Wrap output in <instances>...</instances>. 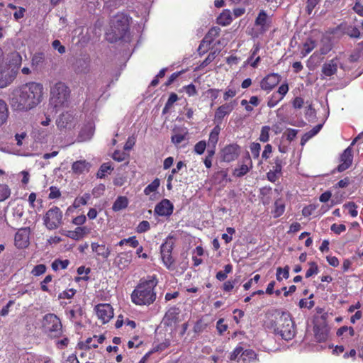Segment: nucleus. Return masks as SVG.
Segmentation results:
<instances>
[{
	"label": "nucleus",
	"mask_w": 363,
	"mask_h": 363,
	"mask_svg": "<svg viewBox=\"0 0 363 363\" xmlns=\"http://www.w3.org/2000/svg\"><path fill=\"white\" fill-rule=\"evenodd\" d=\"M13 95V106L18 110L28 111L41 102L43 86L40 83H27L14 91Z\"/></svg>",
	"instance_id": "obj_1"
},
{
	"label": "nucleus",
	"mask_w": 363,
	"mask_h": 363,
	"mask_svg": "<svg viewBox=\"0 0 363 363\" xmlns=\"http://www.w3.org/2000/svg\"><path fill=\"white\" fill-rule=\"evenodd\" d=\"M158 281L155 275L141 279L140 283L131 294L132 301L138 306H149L155 301L154 289Z\"/></svg>",
	"instance_id": "obj_2"
},
{
	"label": "nucleus",
	"mask_w": 363,
	"mask_h": 363,
	"mask_svg": "<svg viewBox=\"0 0 363 363\" xmlns=\"http://www.w3.org/2000/svg\"><path fill=\"white\" fill-rule=\"evenodd\" d=\"M132 24V18L126 13L115 16V45H122L127 55L129 54V43L133 37Z\"/></svg>",
	"instance_id": "obj_3"
},
{
	"label": "nucleus",
	"mask_w": 363,
	"mask_h": 363,
	"mask_svg": "<svg viewBox=\"0 0 363 363\" xmlns=\"http://www.w3.org/2000/svg\"><path fill=\"white\" fill-rule=\"evenodd\" d=\"M272 327L285 340H290L295 335L294 324L289 313L278 312Z\"/></svg>",
	"instance_id": "obj_4"
},
{
	"label": "nucleus",
	"mask_w": 363,
	"mask_h": 363,
	"mask_svg": "<svg viewBox=\"0 0 363 363\" xmlns=\"http://www.w3.org/2000/svg\"><path fill=\"white\" fill-rule=\"evenodd\" d=\"M70 91L63 82L56 83L50 89V104L54 108L65 107L68 105Z\"/></svg>",
	"instance_id": "obj_5"
},
{
	"label": "nucleus",
	"mask_w": 363,
	"mask_h": 363,
	"mask_svg": "<svg viewBox=\"0 0 363 363\" xmlns=\"http://www.w3.org/2000/svg\"><path fill=\"white\" fill-rule=\"evenodd\" d=\"M42 328L45 333L50 337H58L62 333V325L60 318L53 313L44 315Z\"/></svg>",
	"instance_id": "obj_6"
},
{
	"label": "nucleus",
	"mask_w": 363,
	"mask_h": 363,
	"mask_svg": "<svg viewBox=\"0 0 363 363\" xmlns=\"http://www.w3.org/2000/svg\"><path fill=\"white\" fill-rule=\"evenodd\" d=\"M62 212L57 206L49 209L43 218L44 224L49 230L57 228L62 224Z\"/></svg>",
	"instance_id": "obj_7"
},
{
	"label": "nucleus",
	"mask_w": 363,
	"mask_h": 363,
	"mask_svg": "<svg viewBox=\"0 0 363 363\" xmlns=\"http://www.w3.org/2000/svg\"><path fill=\"white\" fill-rule=\"evenodd\" d=\"M256 353L250 349L243 350L240 346L237 347L230 354V360H237L238 363H252L256 360Z\"/></svg>",
	"instance_id": "obj_8"
},
{
	"label": "nucleus",
	"mask_w": 363,
	"mask_h": 363,
	"mask_svg": "<svg viewBox=\"0 0 363 363\" xmlns=\"http://www.w3.org/2000/svg\"><path fill=\"white\" fill-rule=\"evenodd\" d=\"M173 246V239L172 238H167L160 247L162 262L168 269H171L174 263V259L172 257Z\"/></svg>",
	"instance_id": "obj_9"
},
{
	"label": "nucleus",
	"mask_w": 363,
	"mask_h": 363,
	"mask_svg": "<svg viewBox=\"0 0 363 363\" xmlns=\"http://www.w3.org/2000/svg\"><path fill=\"white\" fill-rule=\"evenodd\" d=\"M237 103L235 101H232L220 106L215 112L214 121L218 125L221 123L223 119L228 116L234 109Z\"/></svg>",
	"instance_id": "obj_10"
},
{
	"label": "nucleus",
	"mask_w": 363,
	"mask_h": 363,
	"mask_svg": "<svg viewBox=\"0 0 363 363\" xmlns=\"http://www.w3.org/2000/svg\"><path fill=\"white\" fill-rule=\"evenodd\" d=\"M16 72L11 69L3 62L0 64V88H4L10 84L16 77Z\"/></svg>",
	"instance_id": "obj_11"
},
{
	"label": "nucleus",
	"mask_w": 363,
	"mask_h": 363,
	"mask_svg": "<svg viewBox=\"0 0 363 363\" xmlns=\"http://www.w3.org/2000/svg\"><path fill=\"white\" fill-rule=\"evenodd\" d=\"M95 311L97 317L102 320L103 323L108 322L113 316V308L108 303L97 305Z\"/></svg>",
	"instance_id": "obj_12"
},
{
	"label": "nucleus",
	"mask_w": 363,
	"mask_h": 363,
	"mask_svg": "<svg viewBox=\"0 0 363 363\" xmlns=\"http://www.w3.org/2000/svg\"><path fill=\"white\" fill-rule=\"evenodd\" d=\"M30 228H22L15 235V245L19 248H26L29 245Z\"/></svg>",
	"instance_id": "obj_13"
},
{
	"label": "nucleus",
	"mask_w": 363,
	"mask_h": 363,
	"mask_svg": "<svg viewBox=\"0 0 363 363\" xmlns=\"http://www.w3.org/2000/svg\"><path fill=\"white\" fill-rule=\"evenodd\" d=\"M56 125L60 130L71 129L74 126V118L68 112L63 113L57 118Z\"/></svg>",
	"instance_id": "obj_14"
},
{
	"label": "nucleus",
	"mask_w": 363,
	"mask_h": 363,
	"mask_svg": "<svg viewBox=\"0 0 363 363\" xmlns=\"http://www.w3.org/2000/svg\"><path fill=\"white\" fill-rule=\"evenodd\" d=\"M281 77L278 74L272 73L266 76L260 82V87L264 91H271L280 82Z\"/></svg>",
	"instance_id": "obj_15"
},
{
	"label": "nucleus",
	"mask_w": 363,
	"mask_h": 363,
	"mask_svg": "<svg viewBox=\"0 0 363 363\" xmlns=\"http://www.w3.org/2000/svg\"><path fill=\"white\" fill-rule=\"evenodd\" d=\"M316 48H318V50L315 53H318L321 55L328 54L333 48L330 35L328 34L322 35L320 42L317 43Z\"/></svg>",
	"instance_id": "obj_16"
},
{
	"label": "nucleus",
	"mask_w": 363,
	"mask_h": 363,
	"mask_svg": "<svg viewBox=\"0 0 363 363\" xmlns=\"http://www.w3.org/2000/svg\"><path fill=\"white\" fill-rule=\"evenodd\" d=\"M173 205L168 199H163L155 208V213L160 216H167L172 213Z\"/></svg>",
	"instance_id": "obj_17"
},
{
	"label": "nucleus",
	"mask_w": 363,
	"mask_h": 363,
	"mask_svg": "<svg viewBox=\"0 0 363 363\" xmlns=\"http://www.w3.org/2000/svg\"><path fill=\"white\" fill-rule=\"evenodd\" d=\"M352 162V149L346 148L340 157V164L337 167V171L341 172L348 169Z\"/></svg>",
	"instance_id": "obj_18"
},
{
	"label": "nucleus",
	"mask_w": 363,
	"mask_h": 363,
	"mask_svg": "<svg viewBox=\"0 0 363 363\" xmlns=\"http://www.w3.org/2000/svg\"><path fill=\"white\" fill-rule=\"evenodd\" d=\"M94 124L93 122H88L81 129L77 140L79 142H85L90 140L94 133Z\"/></svg>",
	"instance_id": "obj_19"
},
{
	"label": "nucleus",
	"mask_w": 363,
	"mask_h": 363,
	"mask_svg": "<svg viewBox=\"0 0 363 363\" xmlns=\"http://www.w3.org/2000/svg\"><path fill=\"white\" fill-rule=\"evenodd\" d=\"M239 155V147L237 145H229L223 150V158L225 162L235 160Z\"/></svg>",
	"instance_id": "obj_20"
},
{
	"label": "nucleus",
	"mask_w": 363,
	"mask_h": 363,
	"mask_svg": "<svg viewBox=\"0 0 363 363\" xmlns=\"http://www.w3.org/2000/svg\"><path fill=\"white\" fill-rule=\"evenodd\" d=\"M337 29L352 38L358 39L361 37L359 30L357 27L349 25L347 23L340 24Z\"/></svg>",
	"instance_id": "obj_21"
},
{
	"label": "nucleus",
	"mask_w": 363,
	"mask_h": 363,
	"mask_svg": "<svg viewBox=\"0 0 363 363\" xmlns=\"http://www.w3.org/2000/svg\"><path fill=\"white\" fill-rule=\"evenodd\" d=\"M340 62L338 59H333L325 64L322 67V72L326 77H330L336 73Z\"/></svg>",
	"instance_id": "obj_22"
},
{
	"label": "nucleus",
	"mask_w": 363,
	"mask_h": 363,
	"mask_svg": "<svg viewBox=\"0 0 363 363\" xmlns=\"http://www.w3.org/2000/svg\"><path fill=\"white\" fill-rule=\"evenodd\" d=\"M91 59L89 55H84L76 61L75 69L79 73H87L90 69Z\"/></svg>",
	"instance_id": "obj_23"
},
{
	"label": "nucleus",
	"mask_w": 363,
	"mask_h": 363,
	"mask_svg": "<svg viewBox=\"0 0 363 363\" xmlns=\"http://www.w3.org/2000/svg\"><path fill=\"white\" fill-rule=\"evenodd\" d=\"M314 334L318 342H325L328 337V328L325 325H315Z\"/></svg>",
	"instance_id": "obj_24"
},
{
	"label": "nucleus",
	"mask_w": 363,
	"mask_h": 363,
	"mask_svg": "<svg viewBox=\"0 0 363 363\" xmlns=\"http://www.w3.org/2000/svg\"><path fill=\"white\" fill-rule=\"evenodd\" d=\"M91 167V164L86 160H79L72 164V169L76 174H82L85 172H88Z\"/></svg>",
	"instance_id": "obj_25"
},
{
	"label": "nucleus",
	"mask_w": 363,
	"mask_h": 363,
	"mask_svg": "<svg viewBox=\"0 0 363 363\" xmlns=\"http://www.w3.org/2000/svg\"><path fill=\"white\" fill-rule=\"evenodd\" d=\"M91 248L98 255H101L104 258H107L111 251V246L106 245L104 244L99 245L97 243H92Z\"/></svg>",
	"instance_id": "obj_26"
},
{
	"label": "nucleus",
	"mask_w": 363,
	"mask_h": 363,
	"mask_svg": "<svg viewBox=\"0 0 363 363\" xmlns=\"http://www.w3.org/2000/svg\"><path fill=\"white\" fill-rule=\"evenodd\" d=\"M246 162L247 164H243L240 165L239 167L235 169L234 175L238 177H242L245 175L250 169L252 167V163L250 157V155L247 153V156L246 158Z\"/></svg>",
	"instance_id": "obj_27"
},
{
	"label": "nucleus",
	"mask_w": 363,
	"mask_h": 363,
	"mask_svg": "<svg viewBox=\"0 0 363 363\" xmlns=\"http://www.w3.org/2000/svg\"><path fill=\"white\" fill-rule=\"evenodd\" d=\"M132 255L130 252H124L121 253L117 257V260H115V262L117 263L118 267L120 269H124L126 267L131 261Z\"/></svg>",
	"instance_id": "obj_28"
},
{
	"label": "nucleus",
	"mask_w": 363,
	"mask_h": 363,
	"mask_svg": "<svg viewBox=\"0 0 363 363\" xmlns=\"http://www.w3.org/2000/svg\"><path fill=\"white\" fill-rule=\"evenodd\" d=\"M89 233V230L86 227H77L74 230L68 232L67 236L72 239L78 240L81 239L84 235Z\"/></svg>",
	"instance_id": "obj_29"
},
{
	"label": "nucleus",
	"mask_w": 363,
	"mask_h": 363,
	"mask_svg": "<svg viewBox=\"0 0 363 363\" xmlns=\"http://www.w3.org/2000/svg\"><path fill=\"white\" fill-rule=\"evenodd\" d=\"M220 125L217 124L211 130L208 138V146L215 148L218 140V135L220 132Z\"/></svg>",
	"instance_id": "obj_30"
},
{
	"label": "nucleus",
	"mask_w": 363,
	"mask_h": 363,
	"mask_svg": "<svg viewBox=\"0 0 363 363\" xmlns=\"http://www.w3.org/2000/svg\"><path fill=\"white\" fill-rule=\"evenodd\" d=\"M316 47L317 43L314 40L308 38L303 45V48L301 51V55H302V57H306Z\"/></svg>",
	"instance_id": "obj_31"
},
{
	"label": "nucleus",
	"mask_w": 363,
	"mask_h": 363,
	"mask_svg": "<svg viewBox=\"0 0 363 363\" xmlns=\"http://www.w3.org/2000/svg\"><path fill=\"white\" fill-rule=\"evenodd\" d=\"M45 61V56L43 52H36L31 59V67L33 69L40 67Z\"/></svg>",
	"instance_id": "obj_32"
},
{
	"label": "nucleus",
	"mask_w": 363,
	"mask_h": 363,
	"mask_svg": "<svg viewBox=\"0 0 363 363\" xmlns=\"http://www.w3.org/2000/svg\"><path fill=\"white\" fill-rule=\"evenodd\" d=\"M8 116V106L4 100L0 99V127L6 123Z\"/></svg>",
	"instance_id": "obj_33"
},
{
	"label": "nucleus",
	"mask_w": 363,
	"mask_h": 363,
	"mask_svg": "<svg viewBox=\"0 0 363 363\" xmlns=\"http://www.w3.org/2000/svg\"><path fill=\"white\" fill-rule=\"evenodd\" d=\"M179 313L178 308L172 307L166 313L164 318L169 322V323H172L178 320Z\"/></svg>",
	"instance_id": "obj_34"
},
{
	"label": "nucleus",
	"mask_w": 363,
	"mask_h": 363,
	"mask_svg": "<svg viewBox=\"0 0 363 363\" xmlns=\"http://www.w3.org/2000/svg\"><path fill=\"white\" fill-rule=\"evenodd\" d=\"M232 21L231 14L229 10H225L217 18V22L221 26H228Z\"/></svg>",
	"instance_id": "obj_35"
},
{
	"label": "nucleus",
	"mask_w": 363,
	"mask_h": 363,
	"mask_svg": "<svg viewBox=\"0 0 363 363\" xmlns=\"http://www.w3.org/2000/svg\"><path fill=\"white\" fill-rule=\"evenodd\" d=\"M267 20L268 17L265 11H262L259 12L257 18H256L255 23L257 26H260L261 28L263 31L266 30L267 28Z\"/></svg>",
	"instance_id": "obj_36"
},
{
	"label": "nucleus",
	"mask_w": 363,
	"mask_h": 363,
	"mask_svg": "<svg viewBox=\"0 0 363 363\" xmlns=\"http://www.w3.org/2000/svg\"><path fill=\"white\" fill-rule=\"evenodd\" d=\"M160 185L159 179H155L151 184L147 185L144 189V194L147 196L151 195L152 193H155Z\"/></svg>",
	"instance_id": "obj_37"
},
{
	"label": "nucleus",
	"mask_w": 363,
	"mask_h": 363,
	"mask_svg": "<svg viewBox=\"0 0 363 363\" xmlns=\"http://www.w3.org/2000/svg\"><path fill=\"white\" fill-rule=\"evenodd\" d=\"M112 170L110 163H104L101 165L96 176L98 178H104L107 174H111Z\"/></svg>",
	"instance_id": "obj_38"
},
{
	"label": "nucleus",
	"mask_w": 363,
	"mask_h": 363,
	"mask_svg": "<svg viewBox=\"0 0 363 363\" xmlns=\"http://www.w3.org/2000/svg\"><path fill=\"white\" fill-rule=\"evenodd\" d=\"M128 205V199L125 196H118L115 201V211L125 208Z\"/></svg>",
	"instance_id": "obj_39"
},
{
	"label": "nucleus",
	"mask_w": 363,
	"mask_h": 363,
	"mask_svg": "<svg viewBox=\"0 0 363 363\" xmlns=\"http://www.w3.org/2000/svg\"><path fill=\"white\" fill-rule=\"evenodd\" d=\"M69 264V261L68 259L60 260L56 259L52 263V269L54 271H57L59 268L66 269Z\"/></svg>",
	"instance_id": "obj_40"
},
{
	"label": "nucleus",
	"mask_w": 363,
	"mask_h": 363,
	"mask_svg": "<svg viewBox=\"0 0 363 363\" xmlns=\"http://www.w3.org/2000/svg\"><path fill=\"white\" fill-rule=\"evenodd\" d=\"M289 276V267L284 269L279 267L277 270V279L281 281L283 279H287Z\"/></svg>",
	"instance_id": "obj_41"
},
{
	"label": "nucleus",
	"mask_w": 363,
	"mask_h": 363,
	"mask_svg": "<svg viewBox=\"0 0 363 363\" xmlns=\"http://www.w3.org/2000/svg\"><path fill=\"white\" fill-rule=\"evenodd\" d=\"M11 194V191L7 185L0 184V202L6 200Z\"/></svg>",
	"instance_id": "obj_42"
},
{
	"label": "nucleus",
	"mask_w": 363,
	"mask_h": 363,
	"mask_svg": "<svg viewBox=\"0 0 363 363\" xmlns=\"http://www.w3.org/2000/svg\"><path fill=\"white\" fill-rule=\"evenodd\" d=\"M352 9L358 16L363 17V1L362 0H355Z\"/></svg>",
	"instance_id": "obj_43"
},
{
	"label": "nucleus",
	"mask_w": 363,
	"mask_h": 363,
	"mask_svg": "<svg viewBox=\"0 0 363 363\" xmlns=\"http://www.w3.org/2000/svg\"><path fill=\"white\" fill-rule=\"evenodd\" d=\"M343 207L348 211V213L352 216L356 217L358 214L357 211V206L353 202H348L345 203Z\"/></svg>",
	"instance_id": "obj_44"
},
{
	"label": "nucleus",
	"mask_w": 363,
	"mask_h": 363,
	"mask_svg": "<svg viewBox=\"0 0 363 363\" xmlns=\"http://www.w3.org/2000/svg\"><path fill=\"white\" fill-rule=\"evenodd\" d=\"M269 130L270 128L269 126H264L262 128L261 133L259 135V140L263 143H266L269 139Z\"/></svg>",
	"instance_id": "obj_45"
},
{
	"label": "nucleus",
	"mask_w": 363,
	"mask_h": 363,
	"mask_svg": "<svg viewBox=\"0 0 363 363\" xmlns=\"http://www.w3.org/2000/svg\"><path fill=\"white\" fill-rule=\"evenodd\" d=\"M250 151L252 152V155L255 159H257L259 156V152L261 150V145L258 143H252L250 146Z\"/></svg>",
	"instance_id": "obj_46"
},
{
	"label": "nucleus",
	"mask_w": 363,
	"mask_h": 363,
	"mask_svg": "<svg viewBox=\"0 0 363 363\" xmlns=\"http://www.w3.org/2000/svg\"><path fill=\"white\" fill-rule=\"evenodd\" d=\"M177 100H178L177 95L175 93H172L169 95V99L165 104V106L163 109V112L164 113L167 111V110L170 108L172 106V105L174 104V103H175Z\"/></svg>",
	"instance_id": "obj_47"
},
{
	"label": "nucleus",
	"mask_w": 363,
	"mask_h": 363,
	"mask_svg": "<svg viewBox=\"0 0 363 363\" xmlns=\"http://www.w3.org/2000/svg\"><path fill=\"white\" fill-rule=\"evenodd\" d=\"M275 209L274 211V217H279L284 212L285 206L279 201H277L274 203Z\"/></svg>",
	"instance_id": "obj_48"
},
{
	"label": "nucleus",
	"mask_w": 363,
	"mask_h": 363,
	"mask_svg": "<svg viewBox=\"0 0 363 363\" xmlns=\"http://www.w3.org/2000/svg\"><path fill=\"white\" fill-rule=\"evenodd\" d=\"M318 273V265L315 262L309 263V268L306 271V277L309 278L314 274H317Z\"/></svg>",
	"instance_id": "obj_49"
},
{
	"label": "nucleus",
	"mask_w": 363,
	"mask_h": 363,
	"mask_svg": "<svg viewBox=\"0 0 363 363\" xmlns=\"http://www.w3.org/2000/svg\"><path fill=\"white\" fill-rule=\"evenodd\" d=\"M281 99L282 96H279L277 93H274L269 99L267 106L270 108L274 107Z\"/></svg>",
	"instance_id": "obj_50"
},
{
	"label": "nucleus",
	"mask_w": 363,
	"mask_h": 363,
	"mask_svg": "<svg viewBox=\"0 0 363 363\" xmlns=\"http://www.w3.org/2000/svg\"><path fill=\"white\" fill-rule=\"evenodd\" d=\"M218 33L216 30H211V31H209V33L205 36L201 45H199V49H201L202 46H204L205 44H206V45H210L212 41V38H211V36L216 35Z\"/></svg>",
	"instance_id": "obj_51"
},
{
	"label": "nucleus",
	"mask_w": 363,
	"mask_h": 363,
	"mask_svg": "<svg viewBox=\"0 0 363 363\" xmlns=\"http://www.w3.org/2000/svg\"><path fill=\"white\" fill-rule=\"evenodd\" d=\"M97 336L94 335L93 337H89L86 339L84 343H82L83 346L86 349L95 348L97 347L96 345Z\"/></svg>",
	"instance_id": "obj_52"
},
{
	"label": "nucleus",
	"mask_w": 363,
	"mask_h": 363,
	"mask_svg": "<svg viewBox=\"0 0 363 363\" xmlns=\"http://www.w3.org/2000/svg\"><path fill=\"white\" fill-rule=\"evenodd\" d=\"M186 133L185 134L177 133L171 137V141L174 145H179L185 140Z\"/></svg>",
	"instance_id": "obj_53"
},
{
	"label": "nucleus",
	"mask_w": 363,
	"mask_h": 363,
	"mask_svg": "<svg viewBox=\"0 0 363 363\" xmlns=\"http://www.w3.org/2000/svg\"><path fill=\"white\" fill-rule=\"evenodd\" d=\"M206 147V143L204 140L199 141L194 146V151L199 154L201 155L204 152Z\"/></svg>",
	"instance_id": "obj_54"
},
{
	"label": "nucleus",
	"mask_w": 363,
	"mask_h": 363,
	"mask_svg": "<svg viewBox=\"0 0 363 363\" xmlns=\"http://www.w3.org/2000/svg\"><path fill=\"white\" fill-rule=\"evenodd\" d=\"M52 46L55 50H57V52L60 54L62 55V54L65 53V52H66L65 47L61 44V43L59 40H55L52 43Z\"/></svg>",
	"instance_id": "obj_55"
},
{
	"label": "nucleus",
	"mask_w": 363,
	"mask_h": 363,
	"mask_svg": "<svg viewBox=\"0 0 363 363\" xmlns=\"http://www.w3.org/2000/svg\"><path fill=\"white\" fill-rule=\"evenodd\" d=\"M348 332L350 336L354 335V330L352 327L343 326L340 328L337 331V336H342L345 333Z\"/></svg>",
	"instance_id": "obj_56"
},
{
	"label": "nucleus",
	"mask_w": 363,
	"mask_h": 363,
	"mask_svg": "<svg viewBox=\"0 0 363 363\" xmlns=\"http://www.w3.org/2000/svg\"><path fill=\"white\" fill-rule=\"evenodd\" d=\"M321 0H308L306 5V12L311 14L314 8L320 2Z\"/></svg>",
	"instance_id": "obj_57"
},
{
	"label": "nucleus",
	"mask_w": 363,
	"mask_h": 363,
	"mask_svg": "<svg viewBox=\"0 0 363 363\" xmlns=\"http://www.w3.org/2000/svg\"><path fill=\"white\" fill-rule=\"evenodd\" d=\"M150 228V223L147 220H143L139 223V225L137 227V232L138 233H144L147 230H148Z\"/></svg>",
	"instance_id": "obj_58"
},
{
	"label": "nucleus",
	"mask_w": 363,
	"mask_h": 363,
	"mask_svg": "<svg viewBox=\"0 0 363 363\" xmlns=\"http://www.w3.org/2000/svg\"><path fill=\"white\" fill-rule=\"evenodd\" d=\"M45 270H46V267L44 264H38V265H36L33 268L32 273L35 276H40V275L44 274L45 272Z\"/></svg>",
	"instance_id": "obj_59"
},
{
	"label": "nucleus",
	"mask_w": 363,
	"mask_h": 363,
	"mask_svg": "<svg viewBox=\"0 0 363 363\" xmlns=\"http://www.w3.org/2000/svg\"><path fill=\"white\" fill-rule=\"evenodd\" d=\"M331 230L336 234H340L345 231L346 227L343 224H333L330 228Z\"/></svg>",
	"instance_id": "obj_60"
},
{
	"label": "nucleus",
	"mask_w": 363,
	"mask_h": 363,
	"mask_svg": "<svg viewBox=\"0 0 363 363\" xmlns=\"http://www.w3.org/2000/svg\"><path fill=\"white\" fill-rule=\"evenodd\" d=\"M183 89L189 96H194L197 94L196 87L192 84L184 86Z\"/></svg>",
	"instance_id": "obj_61"
},
{
	"label": "nucleus",
	"mask_w": 363,
	"mask_h": 363,
	"mask_svg": "<svg viewBox=\"0 0 363 363\" xmlns=\"http://www.w3.org/2000/svg\"><path fill=\"white\" fill-rule=\"evenodd\" d=\"M75 292L76 291L73 289L64 291L62 293L60 294L59 298H71L73 297Z\"/></svg>",
	"instance_id": "obj_62"
},
{
	"label": "nucleus",
	"mask_w": 363,
	"mask_h": 363,
	"mask_svg": "<svg viewBox=\"0 0 363 363\" xmlns=\"http://www.w3.org/2000/svg\"><path fill=\"white\" fill-rule=\"evenodd\" d=\"M321 128H322V125H317L311 131L306 133L304 135V138H306V140H308V139L311 138V137L314 136L315 135H316L320 131Z\"/></svg>",
	"instance_id": "obj_63"
},
{
	"label": "nucleus",
	"mask_w": 363,
	"mask_h": 363,
	"mask_svg": "<svg viewBox=\"0 0 363 363\" xmlns=\"http://www.w3.org/2000/svg\"><path fill=\"white\" fill-rule=\"evenodd\" d=\"M272 152V145L269 144L266 145L264 146V151L262 152V158L264 160H267L269 157Z\"/></svg>",
	"instance_id": "obj_64"
}]
</instances>
